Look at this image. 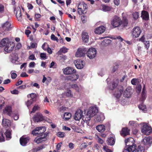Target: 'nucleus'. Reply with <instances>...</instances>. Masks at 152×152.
<instances>
[{"label":"nucleus","mask_w":152,"mask_h":152,"mask_svg":"<svg viewBox=\"0 0 152 152\" xmlns=\"http://www.w3.org/2000/svg\"><path fill=\"white\" fill-rule=\"evenodd\" d=\"M111 42V40L110 39H105L102 42L101 44L102 45H105V44H109Z\"/></svg>","instance_id":"obj_50"},{"label":"nucleus","mask_w":152,"mask_h":152,"mask_svg":"<svg viewBox=\"0 0 152 152\" xmlns=\"http://www.w3.org/2000/svg\"><path fill=\"white\" fill-rule=\"evenodd\" d=\"M136 149L135 152H146L144 147L140 145L138 146Z\"/></svg>","instance_id":"obj_35"},{"label":"nucleus","mask_w":152,"mask_h":152,"mask_svg":"<svg viewBox=\"0 0 152 152\" xmlns=\"http://www.w3.org/2000/svg\"><path fill=\"white\" fill-rule=\"evenodd\" d=\"M26 88V85H23L17 87L18 89L23 90Z\"/></svg>","instance_id":"obj_61"},{"label":"nucleus","mask_w":152,"mask_h":152,"mask_svg":"<svg viewBox=\"0 0 152 152\" xmlns=\"http://www.w3.org/2000/svg\"><path fill=\"white\" fill-rule=\"evenodd\" d=\"M76 70L73 68L69 67L64 69L63 70L64 74L65 75H71L74 73L76 72Z\"/></svg>","instance_id":"obj_12"},{"label":"nucleus","mask_w":152,"mask_h":152,"mask_svg":"<svg viewBox=\"0 0 152 152\" xmlns=\"http://www.w3.org/2000/svg\"><path fill=\"white\" fill-rule=\"evenodd\" d=\"M112 9L111 6H109L106 5H104L102 6V9L103 11L104 12L109 11Z\"/></svg>","instance_id":"obj_32"},{"label":"nucleus","mask_w":152,"mask_h":152,"mask_svg":"<svg viewBox=\"0 0 152 152\" xmlns=\"http://www.w3.org/2000/svg\"><path fill=\"white\" fill-rule=\"evenodd\" d=\"M119 65L118 64H116L113 68L112 69V72H115L118 68Z\"/></svg>","instance_id":"obj_57"},{"label":"nucleus","mask_w":152,"mask_h":152,"mask_svg":"<svg viewBox=\"0 0 152 152\" xmlns=\"http://www.w3.org/2000/svg\"><path fill=\"white\" fill-rule=\"evenodd\" d=\"M31 98V99L34 102H36L37 99V95L36 94L32 93L29 94Z\"/></svg>","instance_id":"obj_37"},{"label":"nucleus","mask_w":152,"mask_h":152,"mask_svg":"<svg viewBox=\"0 0 152 152\" xmlns=\"http://www.w3.org/2000/svg\"><path fill=\"white\" fill-rule=\"evenodd\" d=\"M128 147H125L124 150L123 152H134L137 148L136 145H132L131 146H127Z\"/></svg>","instance_id":"obj_19"},{"label":"nucleus","mask_w":152,"mask_h":152,"mask_svg":"<svg viewBox=\"0 0 152 152\" xmlns=\"http://www.w3.org/2000/svg\"><path fill=\"white\" fill-rule=\"evenodd\" d=\"M105 27L101 26L96 28L94 30L95 33L97 34H100L103 33L105 30Z\"/></svg>","instance_id":"obj_17"},{"label":"nucleus","mask_w":152,"mask_h":152,"mask_svg":"<svg viewBox=\"0 0 152 152\" xmlns=\"http://www.w3.org/2000/svg\"><path fill=\"white\" fill-rule=\"evenodd\" d=\"M117 86V84L115 82H113L112 84L110 86V89L111 90H113L116 88Z\"/></svg>","instance_id":"obj_48"},{"label":"nucleus","mask_w":152,"mask_h":152,"mask_svg":"<svg viewBox=\"0 0 152 152\" xmlns=\"http://www.w3.org/2000/svg\"><path fill=\"white\" fill-rule=\"evenodd\" d=\"M10 56L12 59H16L18 57V55L15 53H12L10 54Z\"/></svg>","instance_id":"obj_59"},{"label":"nucleus","mask_w":152,"mask_h":152,"mask_svg":"<svg viewBox=\"0 0 152 152\" xmlns=\"http://www.w3.org/2000/svg\"><path fill=\"white\" fill-rule=\"evenodd\" d=\"M9 39L8 38H6L2 39L0 42V47H3L6 45L9 42Z\"/></svg>","instance_id":"obj_29"},{"label":"nucleus","mask_w":152,"mask_h":152,"mask_svg":"<svg viewBox=\"0 0 152 152\" xmlns=\"http://www.w3.org/2000/svg\"><path fill=\"white\" fill-rule=\"evenodd\" d=\"M121 18L117 16H114L113 19L111 21V24L114 28L118 27L121 25Z\"/></svg>","instance_id":"obj_2"},{"label":"nucleus","mask_w":152,"mask_h":152,"mask_svg":"<svg viewBox=\"0 0 152 152\" xmlns=\"http://www.w3.org/2000/svg\"><path fill=\"white\" fill-rule=\"evenodd\" d=\"M141 31L140 27L136 26L134 27L132 30V35L133 38H137L139 37L141 33Z\"/></svg>","instance_id":"obj_4"},{"label":"nucleus","mask_w":152,"mask_h":152,"mask_svg":"<svg viewBox=\"0 0 152 152\" xmlns=\"http://www.w3.org/2000/svg\"><path fill=\"white\" fill-rule=\"evenodd\" d=\"M40 128L39 127H36L35 129L33 130L31 132V134L33 135L37 136L39 135V129Z\"/></svg>","instance_id":"obj_33"},{"label":"nucleus","mask_w":152,"mask_h":152,"mask_svg":"<svg viewBox=\"0 0 152 152\" xmlns=\"http://www.w3.org/2000/svg\"><path fill=\"white\" fill-rule=\"evenodd\" d=\"M5 134L6 136L7 140H9L11 138V131L10 130H7L5 133Z\"/></svg>","instance_id":"obj_36"},{"label":"nucleus","mask_w":152,"mask_h":152,"mask_svg":"<svg viewBox=\"0 0 152 152\" xmlns=\"http://www.w3.org/2000/svg\"><path fill=\"white\" fill-rule=\"evenodd\" d=\"M29 140V139L28 137H22L20 139V143L22 146H25Z\"/></svg>","instance_id":"obj_20"},{"label":"nucleus","mask_w":152,"mask_h":152,"mask_svg":"<svg viewBox=\"0 0 152 152\" xmlns=\"http://www.w3.org/2000/svg\"><path fill=\"white\" fill-rule=\"evenodd\" d=\"M71 87L72 88L75 89L76 91H79V88L77 84H72L71 85Z\"/></svg>","instance_id":"obj_49"},{"label":"nucleus","mask_w":152,"mask_h":152,"mask_svg":"<svg viewBox=\"0 0 152 152\" xmlns=\"http://www.w3.org/2000/svg\"><path fill=\"white\" fill-rule=\"evenodd\" d=\"M128 24V20L127 19V17L124 15L122 16V20H121V25H122V26L125 27L127 26Z\"/></svg>","instance_id":"obj_24"},{"label":"nucleus","mask_w":152,"mask_h":152,"mask_svg":"<svg viewBox=\"0 0 152 152\" xmlns=\"http://www.w3.org/2000/svg\"><path fill=\"white\" fill-rule=\"evenodd\" d=\"M34 102L31 99L30 100H28L26 102V104L28 107L30 106L31 104H32L33 102Z\"/></svg>","instance_id":"obj_63"},{"label":"nucleus","mask_w":152,"mask_h":152,"mask_svg":"<svg viewBox=\"0 0 152 152\" xmlns=\"http://www.w3.org/2000/svg\"><path fill=\"white\" fill-rule=\"evenodd\" d=\"M126 145V146H131L136 145L135 144V142L133 138L130 137L125 140Z\"/></svg>","instance_id":"obj_16"},{"label":"nucleus","mask_w":152,"mask_h":152,"mask_svg":"<svg viewBox=\"0 0 152 152\" xmlns=\"http://www.w3.org/2000/svg\"><path fill=\"white\" fill-rule=\"evenodd\" d=\"M41 15L39 13H35V19L36 21L39 20V18H40Z\"/></svg>","instance_id":"obj_51"},{"label":"nucleus","mask_w":152,"mask_h":152,"mask_svg":"<svg viewBox=\"0 0 152 152\" xmlns=\"http://www.w3.org/2000/svg\"><path fill=\"white\" fill-rule=\"evenodd\" d=\"M51 39L53 41H56L57 42L58 41V38L56 37L54 34H52L51 36Z\"/></svg>","instance_id":"obj_55"},{"label":"nucleus","mask_w":152,"mask_h":152,"mask_svg":"<svg viewBox=\"0 0 152 152\" xmlns=\"http://www.w3.org/2000/svg\"><path fill=\"white\" fill-rule=\"evenodd\" d=\"M5 140V137L3 133L2 132H0V142H4Z\"/></svg>","instance_id":"obj_45"},{"label":"nucleus","mask_w":152,"mask_h":152,"mask_svg":"<svg viewBox=\"0 0 152 152\" xmlns=\"http://www.w3.org/2000/svg\"><path fill=\"white\" fill-rule=\"evenodd\" d=\"M98 110L96 108L92 107H91L88 111L87 115H88L91 118L96 114Z\"/></svg>","instance_id":"obj_14"},{"label":"nucleus","mask_w":152,"mask_h":152,"mask_svg":"<svg viewBox=\"0 0 152 152\" xmlns=\"http://www.w3.org/2000/svg\"><path fill=\"white\" fill-rule=\"evenodd\" d=\"M147 97L146 92H142L141 97L140 99V100L142 102H143L145 99Z\"/></svg>","instance_id":"obj_41"},{"label":"nucleus","mask_w":152,"mask_h":152,"mask_svg":"<svg viewBox=\"0 0 152 152\" xmlns=\"http://www.w3.org/2000/svg\"><path fill=\"white\" fill-rule=\"evenodd\" d=\"M83 112L80 109H78L76 112L74 119L76 121H79L82 118Z\"/></svg>","instance_id":"obj_10"},{"label":"nucleus","mask_w":152,"mask_h":152,"mask_svg":"<svg viewBox=\"0 0 152 152\" xmlns=\"http://www.w3.org/2000/svg\"><path fill=\"white\" fill-rule=\"evenodd\" d=\"M57 136L60 137H63L65 136L64 133L61 132H58L57 133Z\"/></svg>","instance_id":"obj_52"},{"label":"nucleus","mask_w":152,"mask_h":152,"mask_svg":"<svg viewBox=\"0 0 152 152\" xmlns=\"http://www.w3.org/2000/svg\"><path fill=\"white\" fill-rule=\"evenodd\" d=\"M65 95L68 97H72L73 96V94L71 93V91L69 90L67 92L65 93Z\"/></svg>","instance_id":"obj_47"},{"label":"nucleus","mask_w":152,"mask_h":152,"mask_svg":"<svg viewBox=\"0 0 152 152\" xmlns=\"http://www.w3.org/2000/svg\"><path fill=\"white\" fill-rule=\"evenodd\" d=\"M103 148L106 151V152H112L111 150L108 148L106 146H104Z\"/></svg>","instance_id":"obj_64"},{"label":"nucleus","mask_w":152,"mask_h":152,"mask_svg":"<svg viewBox=\"0 0 152 152\" xmlns=\"http://www.w3.org/2000/svg\"><path fill=\"white\" fill-rule=\"evenodd\" d=\"M87 49L86 48H79L75 54V56L77 57L84 56L86 53Z\"/></svg>","instance_id":"obj_8"},{"label":"nucleus","mask_w":152,"mask_h":152,"mask_svg":"<svg viewBox=\"0 0 152 152\" xmlns=\"http://www.w3.org/2000/svg\"><path fill=\"white\" fill-rule=\"evenodd\" d=\"M119 91V93H118V94H117L116 95V97L117 98H119L120 96H121L122 93L123 92V87L122 86L121 87V88H120V89H118Z\"/></svg>","instance_id":"obj_39"},{"label":"nucleus","mask_w":152,"mask_h":152,"mask_svg":"<svg viewBox=\"0 0 152 152\" xmlns=\"http://www.w3.org/2000/svg\"><path fill=\"white\" fill-rule=\"evenodd\" d=\"M59 51L63 53H65L67 52V49L65 47H63L61 49L60 51L58 52V53L60 52Z\"/></svg>","instance_id":"obj_56"},{"label":"nucleus","mask_w":152,"mask_h":152,"mask_svg":"<svg viewBox=\"0 0 152 152\" xmlns=\"http://www.w3.org/2000/svg\"><path fill=\"white\" fill-rule=\"evenodd\" d=\"M2 124L4 126H9L10 125V121L6 119H3L2 121Z\"/></svg>","instance_id":"obj_31"},{"label":"nucleus","mask_w":152,"mask_h":152,"mask_svg":"<svg viewBox=\"0 0 152 152\" xmlns=\"http://www.w3.org/2000/svg\"><path fill=\"white\" fill-rule=\"evenodd\" d=\"M40 128L39 129V135H42L44 132H45L46 130V128L45 126H42L39 127Z\"/></svg>","instance_id":"obj_38"},{"label":"nucleus","mask_w":152,"mask_h":152,"mask_svg":"<svg viewBox=\"0 0 152 152\" xmlns=\"http://www.w3.org/2000/svg\"><path fill=\"white\" fill-rule=\"evenodd\" d=\"M40 109V107L38 105H35L32 108L31 113H34L36 111Z\"/></svg>","instance_id":"obj_44"},{"label":"nucleus","mask_w":152,"mask_h":152,"mask_svg":"<svg viewBox=\"0 0 152 152\" xmlns=\"http://www.w3.org/2000/svg\"><path fill=\"white\" fill-rule=\"evenodd\" d=\"M15 46L14 43L10 42L5 47L4 50L7 53H10L13 50Z\"/></svg>","instance_id":"obj_9"},{"label":"nucleus","mask_w":152,"mask_h":152,"mask_svg":"<svg viewBox=\"0 0 152 152\" xmlns=\"http://www.w3.org/2000/svg\"><path fill=\"white\" fill-rule=\"evenodd\" d=\"M81 19L83 23H85L87 21V17L85 15H82L81 17Z\"/></svg>","instance_id":"obj_58"},{"label":"nucleus","mask_w":152,"mask_h":152,"mask_svg":"<svg viewBox=\"0 0 152 152\" xmlns=\"http://www.w3.org/2000/svg\"><path fill=\"white\" fill-rule=\"evenodd\" d=\"M12 28V26L10 23L9 22L7 21L5 23L2 24L0 28L2 32H4L10 31Z\"/></svg>","instance_id":"obj_5"},{"label":"nucleus","mask_w":152,"mask_h":152,"mask_svg":"<svg viewBox=\"0 0 152 152\" xmlns=\"http://www.w3.org/2000/svg\"><path fill=\"white\" fill-rule=\"evenodd\" d=\"M84 62L82 61H77L76 63L75 64L76 68L78 69H81L84 66Z\"/></svg>","instance_id":"obj_26"},{"label":"nucleus","mask_w":152,"mask_h":152,"mask_svg":"<svg viewBox=\"0 0 152 152\" xmlns=\"http://www.w3.org/2000/svg\"><path fill=\"white\" fill-rule=\"evenodd\" d=\"M76 72L68 76L67 77V80L72 81L76 80L79 78V76L78 74H76Z\"/></svg>","instance_id":"obj_18"},{"label":"nucleus","mask_w":152,"mask_h":152,"mask_svg":"<svg viewBox=\"0 0 152 152\" xmlns=\"http://www.w3.org/2000/svg\"><path fill=\"white\" fill-rule=\"evenodd\" d=\"M142 132L146 135H149L152 132V128L147 124H145L142 127Z\"/></svg>","instance_id":"obj_6"},{"label":"nucleus","mask_w":152,"mask_h":152,"mask_svg":"<svg viewBox=\"0 0 152 152\" xmlns=\"http://www.w3.org/2000/svg\"><path fill=\"white\" fill-rule=\"evenodd\" d=\"M132 93V88L130 87H128L124 93L123 96L129 98L131 96Z\"/></svg>","instance_id":"obj_13"},{"label":"nucleus","mask_w":152,"mask_h":152,"mask_svg":"<svg viewBox=\"0 0 152 152\" xmlns=\"http://www.w3.org/2000/svg\"><path fill=\"white\" fill-rule=\"evenodd\" d=\"M43 135L37 136L34 140V141L37 144L42 143L43 142L45 141L42 137Z\"/></svg>","instance_id":"obj_23"},{"label":"nucleus","mask_w":152,"mask_h":152,"mask_svg":"<svg viewBox=\"0 0 152 152\" xmlns=\"http://www.w3.org/2000/svg\"><path fill=\"white\" fill-rule=\"evenodd\" d=\"M141 17L143 20H148L149 19V15L148 12L145 10L142 11L141 12Z\"/></svg>","instance_id":"obj_25"},{"label":"nucleus","mask_w":152,"mask_h":152,"mask_svg":"<svg viewBox=\"0 0 152 152\" xmlns=\"http://www.w3.org/2000/svg\"><path fill=\"white\" fill-rule=\"evenodd\" d=\"M33 120L35 122H38L43 121L44 120V118L42 114L38 112L34 115L33 117Z\"/></svg>","instance_id":"obj_7"},{"label":"nucleus","mask_w":152,"mask_h":152,"mask_svg":"<svg viewBox=\"0 0 152 152\" xmlns=\"http://www.w3.org/2000/svg\"><path fill=\"white\" fill-rule=\"evenodd\" d=\"M82 39L83 41L85 42H87L89 40V36L87 33L82 32Z\"/></svg>","instance_id":"obj_22"},{"label":"nucleus","mask_w":152,"mask_h":152,"mask_svg":"<svg viewBox=\"0 0 152 152\" xmlns=\"http://www.w3.org/2000/svg\"><path fill=\"white\" fill-rule=\"evenodd\" d=\"M29 59L31 60H35L36 59L34 55V54H31L28 57Z\"/></svg>","instance_id":"obj_62"},{"label":"nucleus","mask_w":152,"mask_h":152,"mask_svg":"<svg viewBox=\"0 0 152 152\" xmlns=\"http://www.w3.org/2000/svg\"><path fill=\"white\" fill-rule=\"evenodd\" d=\"M78 13L80 15L86 14L87 11L88 7L85 3H80L78 5Z\"/></svg>","instance_id":"obj_1"},{"label":"nucleus","mask_w":152,"mask_h":152,"mask_svg":"<svg viewBox=\"0 0 152 152\" xmlns=\"http://www.w3.org/2000/svg\"><path fill=\"white\" fill-rule=\"evenodd\" d=\"M132 16L133 18L135 20H137L139 17V13L138 12H136L132 13Z\"/></svg>","instance_id":"obj_42"},{"label":"nucleus","mask_w":152,"mask_h":152,"mask_svg":"<svg viewBox=\"0 0 152 152\" xmlns=\"http://www.w3.org/2000/svg\"><path fill=\"white\" fill-rule=\"evenodd\" d=\"M40 57L42 59L45 60L47 58L46 54L45 53H42L40 54Z\"/></svg>","instance_id":"obj_53"},{"label":"nucleus","mask_w":152,"mask_h":152,"mask_svg":"<svg viewBox=\"0 0 152 152\" xmlns=\"http://www.w3.org/2000/svg\"><path fill=\"white\" fill-rule=\"evenodd\" d=\"M142 143L147 147L150 146L152 143V138L150 136L145 137L142 141Z\"/></svg>","instance_id":"obj_11"},{"label":"nucleus","mask_w":152,"mask_h":152,"mask_svg":"<svg viewBox=\"0 0 152 152\" xmlns=\"http://www.w3.org/2000/svg\"><path fill=\"white\" fill-rule=\"evenodd\" d=\"M96 128L100 132H103L105 130V126L103 124H100L96 126Z\"/></svg>","instance_id":"obj_30"},{"label":"nucleus","mask_w":152,"mask_h":152,"mask_svg":"<svg viewBox=\"0 0 152 152\" xmlns=\"http://www.w3.org/2000/svg\"><path fill=\"white\" fill-rule=\"evenodd\" d=\"M3 113L4 114H7L9 116H12V107L10 106L6 107L3 110Z\"/></svg>","instance_id":"obj_21"},{"label":"nucleus","mask_w":152,"mask_h":152,"mask_svg":"<svg viewBox=\"0 0 152 152\" xmlns=\"http://www.w3.org/2000/svg\"><path fill=\"white\" fill-rule=\"evenodd\" d=\"M101 115H97L96 118V120L99 122L102 121L104 119V118H101Z\"/></svg>","instance_id":"obj_54"},{"label":"nucleus","mask_w":152,"mask_h":152,"mask_svg":"<svg viewBox=\"0 0 152 152\" xmlns=\"http://www.w3.org/2000/svg\"><path fill=\"white\" fill-rule=\"evenodd\" d=\"M16 15L18 20L21 21L22 20V14L20 8H17L16 12Z\"/></svg>","instance_id":"obj_28"},{"label":"nucleus","mask_w":152,"mask_h":152,"mask_svg":"<svg viewBox=\"0 0 152 152\" xmlns=\"http://www.w3.org/2000/svg\"><path fill=\"white\" fill-rule=\"evenodd\" d=\"M91 117L88 115H86L85 116L83 115L82 119L85 122L88 123L90 120Z\"/></svg>","instance_id":"obj_34"},{"label":"nucleus","mask_w":152,"mask_h":152,"mask_svg":"<svg viewBox=\"0 0 152 152\" xmlns=\"http://www.w3.org/2000/svg\"><path fill=\"white\" fill-rule=\"evenodd\" d=\"M4 6L1 4H0V17H2L1 14L3 13L4 12Z\"/></svg>","instance_id":"obj_43"},{"label":"nucleus","mask_w":152,"mask_h":152,"mask_svg":"<svg viewBox=\"0 0 152 152\" xmlns=\"http://www.w3.org/2000/svg\"><path fill=\"white\" fill-rule=\"evenodd\" d=\"M97 51L96 49L93 48H91L87 50L86 54L87 56L90 59L94 58L96 55Z\"/></svg>","instance_id":"obj_3"},{"label":"nucleus","mask_w":152,"mask_h":152,"mask_svg":"<svg viewBox=\"0 0 152 152\" xmlns=\"http://www.w3.org/2000/svg\"><path fill=\"white\" fill-rule=\"evenodd\" d=\"M60 60L61 61L64 62L67 59V56L65 55H62L60 56Z\"/></svg>","instance_id":"obj_60"},{"label":"nucleus","mask_w":152,"mask_h":152,"mask_svg":"<svg viewBox=\"0 0 152 152\" xmlns=\"http://www.w3.org/2000/svg\"><path fill=\"white\" fill-rule=\"evenodd\" d=\"M130 130L127 127H123L122 128L120 132L121 135L123 137H125L126 136L130 134Z\"/></svg>","instance_id":"obj_15"},{"label":"nucleus","mask_w":152,"mask_h":152,"mask_svg":"<svg viewBox=\"0 0 152 152\" xmlns=\"http://www.w3.org/2000/svg\"><path fill=\"white\" fill-rule=\"evenodd\" d=\"M106 142L108 145H113L115 143V139L113 137H110L108 138Z\"/></svg>","instance_id":"obj_27"},{"label":"nucleus","mask_w":152,"mask_h":152,"mask_svg":"<svg viewBox=\"0 0 152 152\" xmlns=\"http://www.w3.org/2000/svg\"><path fill=\"white\" fill-rule=\"evenodd\" d=\"M64 117L66 120H68L70 118L71 116V113L66 112L64 114Z\"/></svg>","instance_id":"obj_40"},{"label":"nucleus","mask_w":152,"mask_h":152,"mask_svg":"<svg viewBox=\"0 0 152 152\" xmlns=\"http://www.w3.org/2000/svg\"><path fill=\"white\" fill-rule=\"evenodd\" d=\"M138 108L141 110H145L146 109V106L145 105H144L143 103H142L139 105Z\"/></svg>","instance_id":"obj_46"}]
</instances>
